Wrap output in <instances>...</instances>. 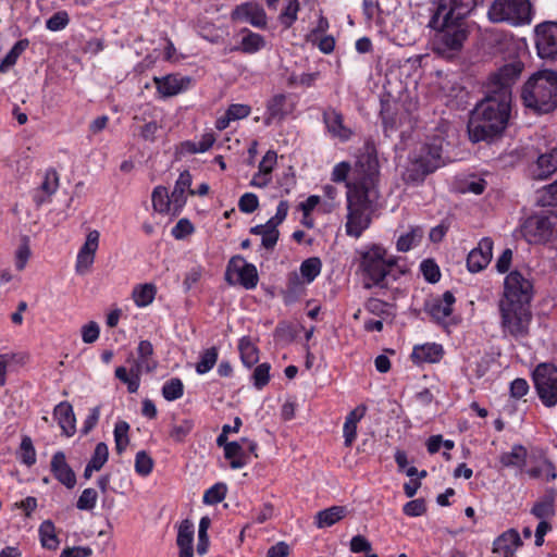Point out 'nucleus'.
Returning <instances> with one entry per match:
<instances>
[{"mask_svg": "<svg viewBox=\"0 0 557 557\" xmlns=\"http://www.w3.org/2000/svg\"><path fill=\"white\" fill-rule=\"evenodd\" d=\"M455 297L450 292H445L442 297L434 298L428 305L431 317L440 323H445L453 313Z\"/></svg>", "mask_w": 557, "mask_h": 557, "instance_id": "nucleus-21", "label": "nucleus"}, {"mask_svg": "<svg viewBox=\"0 0 557 557\" xmlns=\"http://www.w3.org/2000/svg\"><path fill=\"white\" fill-rule=\"evenodd\" d=\"M499 311L502 331L505 336L519 339L528 335L532 319L529 304L499 301Z\"/></svg>", "mask_w": 557, "mask_h": 557, "instance_id": "nucleus-8", "label": "nucleus"}, {"mask_svg": "<svg viewBox=\"0 0 557 557\" xmlns=\"http://www.w3.org/2000/svg\"><path fill=\"white\" fill-rule=\"evenodd\" d=\"M184 394V385L181 379L173 377L166 381L162 386V396L168 401H173L181 398Z\"/></svg>", "mask_w": 557, "mask_h": 557, "instance_id": "nucleus-45", "label": "nucleus"}, {"mask_svg": "<svg viewBox=\"0 0 557 557\" xmlns=\"http://www.w3.org/2000/svg\"><path fill=\"white\" fill-rule=\"evenodd\" d=\"M59 187V176L54 170L46 171L44 181L40 186L34 193V201L37 206H41L50 201L51 196L57 191Z\"/></svg>", "mask_w": 557, "mask_h": 557, "instance_id": "nucleus-24", "label": "nucleus"}, {"mask_svg": "<svg viewBox=\"0 0 557 557\" xmlns=\"http://www.w3.org/2000/svg\"><path fill=\"white\" fill-rule=\"evenodd\" d=\"M366 413V407L364 406H358L352 411L348 413L346 417L344 426H343V434L345 438V445L347 447L351 446L352 442L356 440L357 436V424L362 419V417Z\"/></svg>", "mask_w": 557, "mask_h": 557, "instance_id": "nucleus-33", "label": "nucleus"}, {"mask_svg": "<svg viewBox=\"0 0 557 557\" xmlns=\"http://www.w3.org/2000/svg\"><path fill=\"white\" fill-rule=\"evenodd\" d=\"M522 69V63L516 61L504 65L491 76L487 96L476 104L468 122L471 141L491 139L505 129L510 114L511 87Z\"/></svg>", "mask_w": 557, "mask_h": 557, "instance_id": "nucleus-1", "label": "nucleus"}, {"mask_svg": "<svg viewBox=\"0 0 557 557\" xmlns=\"http://www.w3.org/2000/svg\"><path fill=\"white\" fill-rule=\"evenodd\" d=\"M224 456L230 460L232 469H242L246 465L244 446L239 442H230L225 445Z\"/></svg>", "mask_w": 557, "mask_h": 557, "instance_id": "nucleus-37", "label": "nucleus"}, {"mask_svg": "<svg viewBox=\"0 0 557 557\" xmlns=\"http://www.w3.org/2000/svg\"><path fill=\"white\" fill-rule=\"evenodd\" d=\"M324 123L331 136L341 141H347L352 136L351 128L344 124L343 115L335 110L324 113Z\"/></svg>", "mask_w": 557, "mask_h": 557, "instance_id": "nucleus-22", "label": "nucleus"}, {"mask_svg": "<svg viewBox=\"0 0 557 557\" xmlns=\"http://www.w3.org/2000/svg\"><path fill=\"white\" fill-rule=\"evenodd\" d=\"M218 361V349L211 347L201 352L199 361L196 364V372L198 374L208 373Z\"/></svg>", "mask_w": 557, "mask_h": 557, "instance_id": "nucleus-44", "label": "nucleus"}, {"mask_svg": "<svg viewBox=\"0 0 557 557\" xmlns=\"http://www.w3.org/2000/svg\"><path fill=\"white\" fill-rule=\"evenodd\" d=\"M28 45L29 41L27 39H22L15 42V45L11 48V50L7 53L0 63V72H5L9 67L13 66L22 52L26 50Z\"/></svg>", "mask_w": 557, "mask_h": 557, "instance_id": "nucleus-42", "label": "nucleus"}, {"mask_svg": "<svg viewBox=\"0 0 557 557\" xmlns=\"http://www.w3.org/2000/svg\"><path fill=\"white\" fill-rule=\"evenodd\" d=\"M50 469L55 480L67 488H73L76 485V475L71 466L66 461L63 451H57L50 461Z\"/></svg>", "mask_w": 557, "mask_h": 557, "instance_id": "nucleus-19", "label": "nucleus"}, {"mask_svg": "<svg viewBox=\"0 0 557 557\" xmlns=\"http://www.w3.org/2000/svg\"><path fill=\"white\" fill-rule=\"evenodd\" d=\"M524 106L537 113H549L557 107V73L542 70L532 74L521 91Z\"/></svg>", "mask_w": 557, "mask_h": 557, "instance_id": "nucleus-3", "label": "nucleus"}, {"mask_svg": "<svg viewBox=\"0 0 557 557\" xmlns=\"http://www.w3.org/2000/svg\"><path fill=\"white\" fill-rule=\"evenodd\" d=\"M39 535L41 545L48 549H57L59 539L55 533V527L50 520L44 521L39 527Z\"/></svg>", "mask_w": 557, "mask_h": 557, "instance_id": "nucleus-40", "label": "nucleus"}, {"mask_svg": "<svg viewBox=\"0 0 557 557\" xmlns=\"http://www.w3.org/2000/svg\"><path fill=\"white\" fill-rule=\"evenodd\" d=\"M158 92L161 97H173L186 90L190 83V78L176 74H169L161 77H153Z\"/></svg>", "mask_w": 557, "mask_h": 557, "instance_id": "nucleus-18", "label": "nucleus"}, {"mask_svg": "<svg viewBox=\"0 0 557 557\" xmlns=\"http://www.w3.org/2000/svg\"><path fill=\"white\" fill-rule=\"evenodd\" d=\"M191 186V175L188 171H183L177 181L175 182L174 188L171 194L173 212H178L186 203V191L189 193Z\"/></svg>", "mask_w": 557, "mask_h": 557, "instance_id": "nucleus-25", "label": "nucleus"}, {"mask_svg": "<svg viewBox=\"0 0 557 557\" xmlns=\"http://www.w3.org/2000/svg\"><path fill=\"white\" fill-rule=\"evenodd\" d=\"M322 268L321 260L317 257L306 259L300 264L301 277L307 282L311 283L320 274Z\"/></svg>", "mask_w": 557, "mask_h": 557, "instance_id": "nucleus-43", "label": "nucleus"}, {"mask_svg": "<svg viewBox=\"0 0 557 557\" xmlns=\"http://www.w3.org/2000/svg\"><path fill=\"white\" fill-rule=\"evenodd\" d=\"M109 457V449L107 444L104 443H98L96 445L94 455L91 459L89 460V463L92 466L94 469L100 470L104 463L108 461Z\"/></svg>", "mask_w": 557, "mask_h": 557, "instance_id": "nucleus-56", "label": "nucleus"}, {"mask_svg": "<svg viewBox=\"0 0 557 557\" xmlns=\"http://www.w3.org/2000/svg\"><path fill=\"white\" fill-rule=\"evenodd\" d=\"M270 364L264 362L259 366H257L252 373V381L253 385L261 389L263 386H265L270 380Z\"/></svg>", "mask_w": 557, "mask_h": 557, "instance_id": "nucleus-55", "label": "nucleus"}, {"mask_svg": "<svg viewBox=\"0 0 557 557\" xmlns=\"http://www.w3.org/2000/svg\"><path fill=\"white\" fill-rule=\"evenodd\" d=\"M493 256V242L488 237L482 238L478 246L473 248L467 258V267L470 272H480L485 269Z\"/></svg>", "mask_w": 557, "mask_h": 557, "instance_id": "nucleus-17", "label": "nucleus"}, {"mask_svg": "<svg viewBox=\"0 0 557 557\" xmlns=\"http://www.w3.org/2000/svg\"><path fill=\"white\" fill-rule=\"evenodd\" d=\"M30 255L29 239L27 237H23L14 255L16 270L23 271L25 269Z\"/></svg>", "mask_w": 557, "mask_h": 557, "instance_id": "nucleus-48", "label": "nucleus"}, {"mask_svg": "<svg viewBox=\"0 0 557 557\" xmlns=\"http://www.w3.org/2000/svg\"><path fill=\"white\" fill-rule=\"evenodd\" d=\"M443 347L435 343L414 346L411 357L416 363H435L443 358Z\"/></svg>", "mask_w": 557, "mask_h": 557, "instance_id": "nucleus-26", "label": "nucleus"}, {"mask_svg": "<svg viewBox=\"0 0 557 557\" xmlns=\"http://www.w3.org/2000/svg\"><path fill=\"white\" fill-rule=\"evenodd\" d=\"M138 360L145 362V371L150 372L156 369L157 362L151 359L153 354L152 344L149 341H141L137 348Z\"/></svg>", "mask_w": 557, "mask_h": 557, "instance_id": "nucleus-47", "label": "nucleus"}, {"mask_svg": "<svg viewBox=\"0 0 557 557\" xmlns=\"http://www.w3.org/2000/svg\"><path fill=\"white\" fill-rule=\"evenodd\" d=\"M359 270L362 275L363 286L370 289L374 286L385 287L389 277L396 278V258L387 253L380 245H372L359 252Z\"/></svg>", "mask_w": 557, "mask_h": 557, "instance_id": "nucleus-5", "label": "nucleus"}, {"mask_svg": "<svg viewBox=\"0 0 557 557\" xmlns=\"http://www.w3.org/2000/svg\"><path fill=\"white\" fill-rule=\"evenodd\" d=\"M54 418L66 436H72L76 431V419L72 406L62 401L54 408Z\"/></svg>", "mask_w": 557, "mask_h": 557, "instance_id": "nucleus-27", "label": "nucleus"}, {"mask_svg": "<svg viewBox=\"0 0 557 557\" xmlns=\"http://www.w3.org/2000/svg\"><path fill=\"white\" fill-rule=\"evenodd\" d=\"M193 422L190 420H183L181 421L180 423L177 424H174L172 428H171V431H170V436L171 438H173L175 442H183L185 440V437L190 433V431L193 430Z\"/></svg>", "mask_w": 557, "mask_h": 557, "instance_id": "nucleus-58", "label": "nucleus"}, {"mask_svg": "<svg viewBox=\"0 0 557 557\" xmlns=\"http://www.w3.org/2000/svg\"><path fill=\"white\" fill-rule=\"evenodd\" d=\"M70 18L65 11H59L47 20L46 26L49 30L58 32L66 27Z\"/></svg>", "mask_w": 557, "mask_h": 557, "instance_id": "nucleus-59", "label": "nucleus"}, {"mask_svg": "<svg viewBox=\"0 0 557 557\" xmlns=\"http://www.w3.org/2000/svg\"><path fill=\"white\" fill-rule=\"evenodd\" d=\"M445 138L443 132L429 138L409 158V163L403 172V180L407 184H419L425 176L444 164L443 145Z\"/></svg>", "mask_w": 557, "mask_h": 557, "instance_id": "nucleus-4", "label": "nucleus"}, {"mask_svg": "<svg viewBox=\"0 0 557 557\" xmlns=\"http://www.w3.org/2000/svg\"><path fill=\"white\" fill-rule=\"evenodd\" d=\"M152 207L160 213H169L173 211L171 195L164 186H157L152 191Z\"/></svg>", "mask_w": 557, "mask_h": 557, "instance_id": "nucleus-38", "label": "nucleus"}, {"mask_svg": "<svg viewBox=\"0 0 557 557\" xmlns=\"http://www.w3.org/2000/svg\"><path fill=\"white\" fill-rule=\"evenodd\" d=\"M379 175L377 158L370 152L362 153L355 165L352 178L347 183V189L364 190L376 196L375 184Z\"/></svg>", "mask_w": 557, "mask_h": 557, "instance_id": "nucleus-10", "label": "nucleus"}, {"mask_svg": "<svg viewBox=\"0 0 557 557\" xmlns=\"http://www.w3.org/2000/svg\"><path fill=\"white\" fill-rule=\"evenodd\" d=\"M532 296L533 285L521 272L515 270L505 277L500 301L530 304Z\"/></svg>", "mask_w": 557, "mask_h": 557, "instance_id": "nucleus-12", "label": "nucleus"}, {"mask_svg": "<svg viewBox=\"0 0 557 557\" xmlns=\"http://www.w3.org/2000/svg\"><path fill=\"white\" fill-rule=\"evenodd\" d=\"M522 545L519 533L510 529L498 536L493 543V553L502 557H513L516 550Z\"/></svg>", "mask_w": 557, "mask_h": 557, "instance_id": "nucleus-20", "label": "nucleus"}, {"mask_svg": "<svg viewBox=\"0 0 557 557\" xmlns=\"http://www.w3.org/2000/svg\"><path fill=\"white\" fill-rule=\"evenodd\" d=\"M556 171L557 148H553L537 158L534 176L539 180H545Z\"/></svg>", "mask_w": 557, "mask_h": 557, "instance_id": "nucleus-31", "label": "nucleus"}, {"mask_svg": "<svg viewBox=\"0 0 557 557\" xmlns=\"http://www.w3.org/2000/svg\"><path fill=\"white\" fill-rule=\"evenodd\" d=\"M424 236V231L420 226H412L408 232L400 235L397 239L396 247L398 251H409L418 247Z\"/></svg>", "mask_w": 557, "mask_h": 557, "instance_id": "nucleus-35", "label": "nucleus"}, {"mask_svg": "<svg viewBox=\"0 0 557 557\" xmlns=\"http://www.w3.org/2000/svg\"><path fill=\"white\" fill-rule=\"evenodd\" d=\"M214 141V135L212 133H206L202 135L199 141H187L185 147L191 153H201L208 151L213 146Z\"/></svg>", "mask_w": 557, "mask_h": 557, "instance_id": "nucleus-50", "label": "nucleus"}, {"mask_svg": "<svg viewBox=\"0 0 557 557\" xmlns=\"http://www.w3.org/2000/svg\"><path fill=\"white\" fill-rule=\"evenodd\" d=\"M194 524L189 520H184L177 532L176 543L180 547V557H193Z\"/></svg>", "mask_w": 557, "mask_h": 557, "instance_id": "nucleus-30", "label": "nucleus"}, {"mask_svg": "<svg viewBox=\"0 0 557 557\" xmlns=\"http://www.w3.org/2000/svg\"><path fill=\"white\" fill-rule=\"evenodd\" d=\"M20 459L26 466H33L36 462V451L29 437H24L20 446Z\"/></svg>", "mask_w": 557, "mask_h": 557, "instance_id": "nucleus-54", "label": "nucleus"}, {"mask_svg": "<svg viewBox=\"0 0 557 557\" xmlns=\"http://www.w3.org/2000/svg\"><path fill=\"white\" fill-rule=\"evenodd\" d=\"M239 354L243 363L250 368L256 364L259 360V351L255 344L248 338L243 337L238 345Z\"/></svg>", "mask_w": 557, "mask_h": 557, "instance_id": "nucleus-39", "label": "nucleus"}, {"mask_svg": "<svg viewBox=\"0 0 557 557\" xmlns=\"http://www.w3.org/2000/svg\"><path fill=\"white\" fill-rule=\"evenodd\" d=\"M211 520L209 517H202L199 522L198 528V544H197V553L199 555H205L208 550L209 546V537H208V529L210 528Z\"/></svg>", "mask_w": 557, "mask_h": 557, "instance_id": "nucleus-49", "label": "nucleus"}, {"mask_svg": "<svg viewBox=\"0 0 557 557\" xmlns=\"http://www.w3.org/2000/svg\"><path fill=\"white\" fill-rule=\"evenodd\" d=\"M240 34L243 37L239 46L232 48L231 51L239 50L243 53L253 54L265 47L264 37L260 34L253 33L248 28H243Z\"/></svg>", "mask_w": 557, "mask_h": 557, "instance_id": "nucleus-29", "label": "nucleus"}, {"mask_svg": "<svg viewBox=\"0 0 557 557\" xmlns=\"http://www.w3.org/2000/svg\"><path fill=\"white\" fill-rule=\"evenodd\" d=\"M535 45L542 59H557V23L546 22L535 27Z\"/></svg>", "mask_w": 557, "mask_h": 557, "instance_id": "nucleus-14", "label": "nucleus"}, {"mask_svg": "<svg viewBox=\"0 0 557 557\" xmlns=\"http://www.w3.org/2000/svg\"><path fill=\"white\" fill-rule=\"evenodd\" d=\"M376 196L367 191L347 189V222L346 232L349 236L358 238L370 224V203Z\"/></svg>", "mask_w": 557, "mask_h": 557, "instance_id": "nucleus-6", "label": "nucleus"}, {"mask_svg": "<svg viewBox=\"0 0 557 557\" xmlns=\"http://www.w3.org/2000/svg\"><path fill=\"white\" fill-rule=\"evenodd\" d=\"M99 238L100 234L97 230H92L87 234L86 240L79 248L76 257L75 271L77 274L84 275L90 270L99 247Z\"/></svg>", "mask_w": 557, "mask_h": 557, "instance_id": "nucleus-16", "label": "nucleus"}, {"mask_svg": "<svg viewBox=\"0 0 557 557\" xmlns=\"http://www.w3.org/2000/svg\"><path fill=\"white\" fill-rule=\"evenodd\" d=\"M535 393L546 408L557 406V367L542 362L532 372Z\"/></svg>", "mask_w": 557, "mask_h": 557, "instance_id": "nucleus-9", "label": "nucleus"}, {"mask_svg": "<svg viewBox=\"0 0 557 557\" xmlns=\"http://www.w3.org/2000/svg\"><path fill=\"white\" fill-rule=\"evenodd\" d=\"M157 294V287L152 283H145L136 285L132 293V298L135 305L144 308L152 304Z\"/></svg>", "mask_w": 557, "mask_h": 557, "instance_id": "nucleus-36", "label": "nucleus"}, {"mask_svg": "<svg viewBox=\"0 0 557 557\" xmlns=\"http://www.w3.org/2000/svg\"><path fill=\"white\" fill-rule=\"evenodd\" d=\"M259 206V199L256 194L246 193L238 201V208L244 213H252Z\"/></svg>", "mask_w": 557, "mask_h": 557, "instance_id": "nucleus-60", "label": "nucleus"}, {"mask_svg": "<svg viewBox=\"0 0 557 557\" xmlns=\"http://www.w3.org/2000/svg\"><path fill=\"white\" fill-rule=\"evenodd\" d=\"M293 109V103L285 95H275L268 102L265 123L270 124L272 121L283 120Z\"/></svg>", "mask_w": 557, "mask_h": 557, "instance_id": "nucleus-23", "label": "nucleus"}, {"mask_svg": "<svg viewBox=\"0 0 557 557\" xmlns=\"http://www.w3.org/2000/svg\"><path fill=\"white\" fill-rule=\"evenodd\" d=\"M250 233L261 236V244L265 249H273L280 236L277 226L269 221L264 224L251 227Z\"/></svg>", "mask_w": 557, "mask_h": 557, "instance_id": "nucleus-34", "label": "nucleus"}, {"mask_svg": "<svg viewBox=\"0 0 557 557\" xmlns=\"http://www.w3.org/2000/svg\"><path fill=\"white\" fill-rule=\"evenodd\" d=\"M421 271L430 283H436L441 278V272L437 264L432 260H424L421 263Z\"/></svg>", "mask_w": 557, "mask_h": 557, "instance_id": "nucleus-61", "label": "nucleus"}, {"mask_svg": "<svg viewBox=\"0 0 557 557\" xmlns=\"http://www.w3.org/2000/svg\"><path fill=\"white\" fill-rule=\"evenodd\" d=\"M393 307L377 298H371L366 302V310L382 320H386L393 317Z\"/></svg>", "mask_w": 557, "mask_h": 557, "instance_id": "nucleus-41", "label": "nucleus"}, {"mask_svg": "<svg viewBox=\"0 0 557 557\" xmlns=\"http://www.w3.org/2000/svg\"><path fill=\"white\" fill-rule=\"evenodd\" d=\"M530 386L527 380L518 377L510 384V395L513 398L520 399L529 393Z\"/></svg>", "mask_w": 557, "mask_h": 557, "instance_id": "nucleus-64", "label": "nucleus"}, {"mask_svg": "<svg viewBox=\"0 0 557 557\" xmlns=\"http://www.w3.org/2000/svg\"><path fill=\"white\" fill-rule=\"evenodd\" d=\"M528 450L523 445L516 444L509 451L499 456V462L505 468H515L522 471L527 465Z\"/></svg>", "mask_w": 557, "mask_h": 557, "instance_id": "nucleus-28", "label": "nucleus"}, {"mask_svg": "<svg viewBox=\"0 0 557 557\" xmlns=\"http://www.w3.org/2000/svg\"><path fill=\"white\" fill-rule=\"evenodd\" d=\"M523 235L531 244L557 243V213L530 216L524 222Z\"/></svg>", "mask_w": 557, "mask_h": 557, "instance_id": "nucleus-11", "label": "nucleus"}, {"mask_svg": "<svg viewBox=\"0 0 557 557\" xmlns=\"http://www.w3.org/2000/svg\"><path fill=\"white\" fill-rule=\"evenodd\" d=\"M227 281L238 283L246 289H252L258 284V272L253 264L247 263L240 257L231 259L226 272Z\"/></svg>", "mask_w": 557, "mask_h": 557, "instance_id": "nucleus-13", "label": "nucleus"}, {"mask_svg": "<svg viewBox=\"0 0 557 557\" xmlns=\"http://www.w3.org/2000/svg\"><path fill=\"white\" fill-rule=\"evenodd\" d=\"M226 495V485L216 483L208 488L203 494V503L207 505H214L221 503Z\"/></svg>", "mask_w": 557, "mask_h": 557, "instance_id": "nucleus-51", "label": "nucleus"}, {"mask_svg": "<svg viewBox=\"0 0 557 557\" xmlns=\"http://www.w3.org/2000/svg\"><path fill=\"white\" fill-rule=\"evenodd\" d=\"M152 468L153 461L150 456L144 450L138 451L135 457V471L143 476H147L151 473Z\"/></svg>", "mask_w": 557, "mask_h": 557, "instance_id": "nucleus-53", "label": "nucleus"}, {"mask_svg": "<svg viewBox=\"0 0 557 557\" xmlns=\"http://www.w3.org/2000/svg\"><path fill=\"white\" fill-rule=\"evenodd\" d=\"M347 515V508L344 506H333L317 512L314 523L317 528L324 529L332 527Z\"/></svg>", "mask_w": 557, "mask_h": 557, "instance_id": "nucleus-32", "label": "nucleus"}, {"mask_svg": "<svg viewBox=\"0 0 557 557\" xmlns=\"http://www.w3.org/2000/svg\"><path fill=\"white\" fill-rule=\"evenodd\" d=\"M474 0H433L426 27L434 53L453 59L462 49L469 29L466 17L474 8Z\"/></svg>", "mask_w": 557, "mask_h": 557, "instance_id": "nucleus-2", "label": "nucleus"}, {"mask_svg": "<svg viewBox=\"0 0 557 557\" xmlns=\"http://www.w3.org/2000/svg\"><path fill=\"white\" fill-rule=\"evenodd\" d=\"M351 170V166L348 162H339L337 163L332 171V181L335 183H348L347 181L348 174Z\"/></svg>", "mask_w": 557, "mask_h": 557, "instance_id": "nucleus-63", "label": "nucleus"}, {"mask_svg": "<svg viewBox=\"0 0 557 557\" xmlns=\"http://www.w3.org/2000/svg\"><path fill=\"white\" fill-rule=\"evenodd\" d=\"M487 16L493 23L525 25L532 21V7L529 0H494L488 8Z\"/></svg>", "mask_w": 557, "mask_h": 557, "instance_id": "nucleus-7", "label": "nucleus"}, {"mask_svg": "<svg viewBox=\"0 0 557 557\" xmlns=\"http://www.w3.org/2000/svg\"><path fill=\"white\" fill-rule=\"evenodd\" d=\"M128 430L129 424L126 421H119L115 423L114 442L117 454H122L129 443Z\"/></svg>", "mask_w": 557, "mask_h": 557, "instance_id": "nucleus-46", "label": "nucleus"}, {"mask_svg": "<svg viewBox=\"0 0 557 557\" xmlns=\"http://www.w3.org/2000/svg\"><path fill=\"white\" fill-rule=\"evenodd\" d=\"M232 21L247 22L257 28H265L268 25V17L261 4L255 1H248L236 5L231 13Z\"/></svg>", "mask_w": 557, "mask_h": 557, "instance_id": "nucleus-15", "label": "nucleus"}, {"mask_svg": "<svg viewBox=\"0 0 557 557\" xmlns=\"http://www.w3.org/2000/svg\"><path fill=\"white\" fill-rule=\"evenodd\" d=\"M97 498L98 494L94 488H85L82 492L76 506L81 510H91L96 506Z\"/></svg>", "mask_w": 557, "mask_h": 557, "instance_id": "nucleus-57", "label": "nucleus"}, {"mask_svg": "<svg viewBox=\"0 0 557 557\" xmlns=\"http://www.w3.org/2000/svg\"><path fill=\"white\" fill-rule=\"evenodd\" d=\"M298 11V0H289L278 16L281 24H283L285 27H290L293 23L297 20Z\"/></svg>", "mask_w": 557, "mask_h": 557, "instance_id": "nucleus-52", "label": "nucleus"}, {"mask_svg": "<svg viewBox=\"0 0 557 557\" xmlns=\"http://www.w3.org/2000/svg\"><path fill=\"white\" fill-rule=\"evenodd\" d=\"M319 73H302L300 75H292L288 78V83L290 86H312L313 83L318 79Z\"/></svg>", "mask_w": 557, "mask_h": 557, "instance_id": "nucleus-62", "label": "nucleus"}]
</instances>
